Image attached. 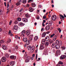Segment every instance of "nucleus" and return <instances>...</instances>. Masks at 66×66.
Returning a JSON list of instances; mask_svg holds the SVG:
<instances>
[{
  "instance_id": "nucleus-17",
  "label": "nucleus",
  "mask_w": 66,
  "mask_h": 66,
  "mask_svg": "<svg viewBox=\"0 0 66 66\" xmlns=\"http://www.w3.org/2000/svg\"><path fill=\"white\" fill-rule=\"evenodd\" d=\"M15 63V62H11L10 63V65H11V66H13L14 65Z\"/></svg>"
},
{
  "instance_id": "nucleus-49",
  "label": "nucleus",
  "mask_w": 66,
  "mask_h": 66,
  "mask_svg": "<svg viewBox=\"0 0 66 66\" xmlns=\"http://www.w3.org/2000/svg\"><path fill=\"white\" fill-rule=\"evenodd\" d=\"M62 56L63 57V59H65V57H66V55H62Z\"/></svg>"
},
{
  "instance_id": "nucleus-33",
  "label": "nucleus",
  "mask_w": 66,
  "mask_h": 66,
  "mask_svg": "<svg viewBox=\"0 0 66 66\" xmlns=\"http://www.w3.org/2000/svg\"><path fill=\"white\" fill-rule=\"evenodd\" d=\"M46 33H43L42 34V37H45V36H46Z\"/></svg>"
},
{
  "instance_id": "nucleus-62",
  "label": "nucleus",
  "mask_w": 66,
  "mask_h": 66,
  "mask_svg": "<svg viewBox=\"0 0 66 66\" xmlns=\"http://www.w3.org/2000/svg\"><path fill=\"white\" fill-rule=\"evenodd\" d=\"M2 31V28H0V32Z\"/></svg>"
},
{
  "instance_id": "nucleus-10",
  "label": "nucleus",
  "mask_w": 66,
  "mask_h": 66,
  "mask_svg": "<svg viewBox=\"0 0 66 66\" xmlns=\"http://www.w3.org/2000/svg\"><path fill=\"white\" fill-rule=\"evenodd\" d=\"M56 54H57V55H60L61 53V52L60 50H57L56 52Z\"/></svg>"
},
{
  "instance_id": "nucleus-9",
  "label": "nucleus",
  "mask_w": 66,
  "mask_h": 66,
  "mask_svg": "<svg viewBox=\"0 0 66 66\" xmlns=\"http://www.w3.org/2000/svg\"><path fill=\"white\" fill-rule=\"evenodd\" d=\"M22 20V21H23V22H28V19L26 18H23Z\"/></svg>"
},
{
  "instance_id": "nucleus-34",
  "label": "nucleus",
  "mask_w": 66,
  "mask_h": 66,
  "mask_svg": "<svg viewBox=\"0 0 66 66\" xmlns=\"http://www.w3.org/2000/svg\"><path fill=\"white\" fill-rule=\"evenodd\" d=\"M5 56L7 58L9 57L10 56V55L7 54H5Z\"/></svg>"
},
{
  "instance_id": "nucleus-24",
  "label": "nucleus",
  "mask_w": 66,
  "mask_h": 66,
  "mask_svg": "<svg viewBox=\"0 0 66 66\" xmlns=\"http://www.w3.org/2000/svg\"><path fill=\"white\" fill-rule=\"evenodd\" d=\"M31 6L32 7H34L36 6V5L34 3H31Z\"/></svg>"
},
{
  "instance_id": "nucleus-58",
  "label": "nucleus",
  "mask_w": 66,
  "mask_h": 66,
  "mask_svg": "<svg viewBox=\"0 0 66 66\" xmlns=\"http://www.w3.org/2000/svg\"><path fill=\"white\" fill-rule=\"evenodd\" d=\"M50 32L49 31H48L47 32H46V34H49V33H50Z\"/></svg>"
},
{
  "instance_id": "nucleus-2",
  "label": "nucleus",
  "mask_w": 66,
  "mask_h": 66,
  "mask_svg": "<svg viewBox=\"0 0 66 66\" xmlns=\"http://www.w3.org/2000/svg\"><path fill=\"white\" fill-rule=\"evenodd\" d=\"M52 24H54V22H52L51 21H50L48 22V26H51Z\"/></svg>"
},
{
  "instance_id": "nucleus-23",
  "label": "nucleus",
  "mask_w": 66,
  "mask_h": 66,
  "mask_svg": "<svg viewBox=\"0 0 66 66\" xmlns=\"http://www.w3.org/2000/svg\"><path fill=\"white\" fill-rule=\"evenodd\" d=\"M25 32L26 31L25 30H23L21 32V33L22 35H24L25 34Z\"/></svg>"
},
{
  "instance_id": "nucleus-59",
  "label": "nucleus",
  "mask_w": 66,
  "mask_h": 66,
  "mask_svg": "<svg viewBox=\"0 0 66 66\" xmlns=\"http://www.w3.org/2000/svg\"><path fill=\"white\" fill-rule=\"evenodd\" d=\"M13 31L14 32H16V30L14 29L13 30Z\"/></svg>"
},
{
  "instance_id": "nucleus-7",
  "label": "nucleus",
  "mask_w": 66,
  "mask_h": 66,
  "mask_svg": "<svg viewBox=\"0 0 66 66\" xmlns=\"http://www.w3.org/2000/svg\"><path fill=\"white\" fill-rule=\"evenodd\" d=\"M35 48V47L34 46H32V47H31V49H30V51L31 52V53H33V51L34 50V49Z\"/></svg>"
},
{
  "instance_id": "nucleus-16",
  "label": "nucleus",
  "mask_w": 66,
  "mask_h": 66,
  "mask_svg": "<svg viewBox=\"0 0 66 66\" xmlns=\"http://www.w3.org/2000/svg\"><path fill=\"white\" fill-rule=\"evenodd\" d=\"M26 44L27 45H29L30 44V41L29 40H27L26 42Z\"/></svg>"
},
{
  "instance_id": "nucleus-18",
  "label": "nucleus",
  "mask_w": 66,
  "mask_h": 66,
  "mask_svg": "<svg viewBox=\"0 0 66 66\" xmlns=\"http://www.w3.org/2000/svg\"><path fill=\"white\" fill-rule=\"evenodd\" d=\"M45 39L46 41H48V40H49L50 38L48 36H47V37H45Z\"/></svg>"
},
{
  "instance_id": "nucleus-19",
  "label": "nucleus",
  "mask_w": 66,
  "mask_h": 66,
  "mask_svg": "<svg viewBox=\"0 0 66 66\" xmlns=\"http://www.w3.org/2000/svg\"><path fill=\"white\" fill-rule=\"evenodd\" d=\"M30 57L28 56L27 57V59L25 60V62L26 63H28V62H29V61H30V60H29V59H28V58H29Z\"/></svg>"
},
{
  "instance_id": "nucleus-31",
  "label": "nucleus",
  "mask_w": 66,
  "mask_h": 66,
  "mask_svg": "<svg viewBox=\"0 0 66 66\" xmlns=\"http://www.w3.org/2000/svg\"><path fill=\"white\" fill-rule=\"evenodd\" d=\"M23 41L24 42H26V41H27V38H24L23 37Z\"/></svg>"
},
{
  "instance_id": "nucleus-22",
  "label": "nucleus",
  "mask_w": 66,
  "mask_h": 66,
  "mask_svg": "<svg viewBox=\"0 0 66 66\" xmlns=\"http://www.w3.org/2000/svg\"><path fill=\"white\" fill-rule=\"evenodd\" d=\"M40 48L41 49L43 50L45 48V46L44 45H41L40 46Z\"/></svg>"
},
{
  "instance_id": "nucleus-15",
  "label": "nucleus",
  "mask_w": 66,
  "mask_h": 66,
  "mask_svg": "<svg viewBox=\"0 0 66 66\" xmlns=\"http://www.w3.org/2000/svg\"><path fill=\"white\" fill-rule=\"evenodd\" d=\"M59 48H60V45L58 44H56V49H58Z\"/></svg>"
},
{
  "instance_id": "nucleus-61",
  "label": "nucleus",
  "mask_w": 66,
  "mask_h": 66,
  "mask_svg": "<svg viewBox=\"0 0 66 66\" xmlns=\"http://www.w3.org/2000/svg\"><path fill=\"white\" fill-rule=\"evenodd\" d=\"M6 2H5L4 3V5H5V6H6Z\"/></svg>"
},
{
  "instance_id": "nucleus-4",
  "label": "nucleus",
  "mask_w": 66,
  "mask_h": 66,
  "mask_svg": "<svg viewBox=\"0 0 66 66\" xmlns=\"http://www.w3.org/2000/svg\"><path fill=\"white\" fill-rule=\"evenodd\" d=\"M56 43L57 44H59V45L60 46H61L62 44V42L61 41L59 42V40H57L56 41Z\"/></svg>"
},
{
  "instance_id": "nucleus-37",
  "label": "nucleus",
  "mask_w": 66,
  "mask_h": 66,
  "mask_svg": "<svg viewBox=\"0 0 66 66\" xmlns=\"http://www.w3.org/2000/svg\"><path fill=\"white\" fill-rule=\"evenodd\" d=\"M65 48H66V47H65V46H62L61 47V49H62V50H65Z\"/></svg>"
},
{
  "instance_id": "nucleus-43",
  "label": "nucleus",
  "mask_w": 66,
  "mask_h": 66,
  "mask_svg": "<svg viewBox=\"0 0 66 66\" xmlns=\"http://www.w3.org/2000/svg\"><path fill=\"white\" fill-rule=\"evenodd\" d=\"M11 42V39L10 38L8 39L7 41V42H8V43H10Z\"/></svg>"
},
{
  "instance_id": "nucleus-8",
  "label": "nucleus",
  "mask_w": 66,
  "mask_h": 66,
  "mask_svg": "<svg viewBox=\"0 0 66 66\" xmlns=\"http://www.w3.org/2000/svg\"><path fill=\"white\" fill-rule=\"evenodd\" d=\"M56 44H57L56 42L55 43H53L52 44V46L53 48H54L55 47Z\"/></svg>"
},
{
  "instance_id": "nucleus-44",
  "label": "nucleus",
  "mask_w": 66,
  "mask_h": 66,
  "mask_svg": "<svg viewBox=\"0 0 66 66\" xmlns=\"http://www.w3.org/2000/svg\"><path fill=\"white\" fill-rule=\"evenodd\" d=\"M58 63L59 64H63V62L60 61Z\"/></svg>"
},
{
  "instance_id": "nucleus-35",
  "label": "nucleus",
  "mask_w": 66,
  "mask_h": 66,
  "mask_svg": "<svg viewBox=\"0 0 66 66\" xmlns=\"http://www.w3.org/2000/svg\"><path fill=\"white\" fill-rule=\"evenodd\" d=\"M33 36V35H30V40H32V37Z\"/></svg>"
},
{
  "instance_id": "nucleus-14",
  "label": "nucleus",
  "mask_w": 66,
  "mask_h": 66,
  "mask_svg": "<svg viewBox=\"0 0 66 66\" xmlns=\"http://www.w3.org/2000/svg\"><path fill=\"white\" fill-rule=\"evenodd\" d=\"M29 11L30 12H32L34 11V10H33V9L32 8V7H30L29 8Z\"/></svg>"
},
{
  "instance_id": "nucleus-25",
  "label": "nucleus",
  "mask_w": 66,
  "mask_h": 66,
  "mask_svg": "<svg viewBox=\"0 0 66 66\" xmlns=\"http://www.w3.org/2000/svg\"><path fill=\"white\" fill-rule=\"evenodd\" d=\"M57 38V36H54L53 38V40L55 41L56 39V38Z\"/></svg>"
},
{
  "instance_id": "nucleus-38",
  "label": "nucleus",
  "mask_w": 66,
  "mask_h": 66,
  "mask_svg": "<svg viewBox=\"0 0 66 66\" xmlns=\"http://www.w3.org/2000/svg\"><path fill=\"white\" fill-rule=\"evenodd\" d=\"M17 20L18 21H20L21 20V18H19L17 19Z\"/></svg>"
},
{
  "instance_id": "nucleus-39",
  "label": "nucleus",
  "mask_w": 66,
  "mask_h": 66,
  "mask_svg": "<svg viewBox=\"0 0 66 66\" xmlns=\"http://www.w3.org/2000/svg\"><path fill=\"white\" fill-rule=\"evenodd\" d=\"M27 2V0H23L22 3H26Z\"/></svg>"
},
{
  "instance_id": "nucleus-40",
  "label": "nucleus",
  "mask_w": 66,
  "mask_h": 66,
  "mask_svg": "<svg viewBox=\"0 0 66 66\" xmlns=\"http://www.w3.org/2000/svg\"><path fill=\"white\" fill-rule=\"evenodd\" d=\"M49 42H46L45 43V46H48L49 45Z\"/></svg>"
},
{
  "instance_id": "nucleus-60",
  "label": "nucleus",
  "mask_w": 66,
  "mask_h": 66,
  "mask_svg": "<svg viewBox=\"0 0 66 66\" xmlns=\"http://www.w3.org/2000/svg\"><path fill=\"white\" fill-rule=\"evenodd\" d=\"M9 34H11V30H10L9 31Z\"/></svg>"
},
{
  "instance_id": "nucleus-1",
  "label": "nucleus",
  "mask_w": 66,
  "mask_h": 66,
  "mask_svg": "<svg viewBox=\"0 0 66 66\" xmlns=\"http://www.w3.org/2000/svg\"><path fill=\"white\" fill-rule=\"evenodd\" d=\"M56 16L55 15H53L52 16V20L53 21H55L56 19Z\"/></svg>"
},
{
  "instance_id": "nucleus-63",
  "label": "nucleus",
  "mask_w": 66,
  "mask_h": 66,
  "mask_svg": "<svg viewBox=\"0 0 66 66\" xmlns=\"http://www.w3.org/2000/svg\"><path fill=\"white\" fill-rule=\"evenodd\" d=\"M32 0H29L28 1V2H30V1H32Z\"/></svg>"
},
{
  "instance_id": "nucleus-20",
  "label": "nucleus",
  "mask_w": 66,
  "mask_h": 66,
  "mask_svg": "<svg viewBox=\"0 0 66 66\" xmlns=\"http://www.w3.org/2000/svg\"><path fill=\"white\" fill-rule=\"evenodd\" d=\"M14 28L15 30H17L18 29V26H17V25H15L14 26Z\"/></svg>"
},
{
  "instance_id": "nucleus-46",
  "label": "nucleus",
  "mask_w": 66,
  "mask_h": 66,
  "mask_svg": "<svg viewBox=\"0 0 66 66\" xmlns=\"http://www.w3.org/2000/svg\"><path fill=\"white\" fill-rule=\"evenodd\" d=\"M14 24H18V22L17 21H15L14 22Z\"/></svg>"
},
{
  "instance_id": "nucleus-41",
  "label": "nucleus",
  "mask_w": 66,
  "mask_h": 66,
  "mask_svg": "<svg viewBox=\"0 0 66 66\" xmlns=\"http://www.w3.org/2000/svg\"><path fill=\"white\" fill-rule=\"evenodd\" d=\"M4 41L3 40H2L0 41V43L1 44H3V43H4Z\"/></svg>"
},
{
  "instance_id": "nucleus-36",
  "label": "nucleus",
  "mask_w": 66,
  "mask_h": 66,
  "mask_svg": "<svg viewBox=\"0 0 66 66\" xmlns=\"http://www.w3.org/2000/svg\"><path fill=\"white\" fill-rule=\"evenodd\" d=\"M57 30L59 31V33H61V31H62V30L61 29V28H57Z\"/></svg>"
},
{
  "instance_id": "nucleus-57",
  "label": "nucleus",
  "mask_w": 66,
  "mask_h": 66,
  "mask_svg": "<svg viewBox=\"0 0 66 66\" xmlns=\"http://www.w3.org/2000/svg\"><path fill=\"white\" fill-rule=\"evenodd\" d=\"M30 59H31V60H33V59H34L33 57H30Z\"/></svg>"
},
{
  "instance_id": "nucleus-5",
  "label": "nucleus",
  "mask_w": 66,
  "mask_h": 66,
  "mask_svg": "<svg viewBox=\"0 0 66 66\" xmlns=\"http://www.w3.org/2000/svg\"><path fill=\"white\" fill-rule=\"evenodd\" d=\"M18 2L17 3L15 4L17 6L19 5L20 4V3H21V1L20 0H18Z\"/></svg>"
},
{
  "instance_id": "nucleus-51",
  "label": "nucleus",
  "mask_w": 66,
  "mask_h": 66,
  "mask_svg": "<svg viewBox=\"0 0 66 66\" xmlns=\"http://www.w3.org/2000/svg\"><path fill=\"white\" fill-rule=\"evenodd\" d=\"M37 19L38 20L39 19V16H37Z\"/></svg>"
},
{
  "instance_id": "nucleus-29",
  "label": "nucleus",
  "mask_w": 66,
  "mask_h": 66,
  "mask_svg": "<svg viewBox=\"0 0 66 66\" xmlns=\"http://www.w3.org/2000/svg\"><path fill=\"white\" fill-rule=\"evenodd\" d=\"M27 48H28V50H31V48L32 47H31V46H28Z\"/></svg>"
},
{
  "instance_id": "nucleus-21",
  "label": "nucleus",
  "mask_w": 66,
  "mask_h": 66,
  "mask_svg": "<svg viewBox=\"0 0 66 66\" xmlns=\"http://www.w3.org/2000/svg\"><path fill=\"white\" fill-rule=\"evenodd\" d=\"M50 26L49 25H48L45 27V29L46 30H49V29H50Z\"/></svg>"
},
{
  "instance_id": "nucleus-32",
  "label": "nucleus",
  "mask_w": 66,
  "mask_h": 66,
  "mask_svg": "<svg viewBox=\"0 0 66 66\" xmlns=\"http://www.w3.org/2000/svg\"><path fill=\"white\" fill-rule=\"evenodd\" d=\"M15 38H18V39H20V37H18V35L15 36Z\"/></svg>"
},
{
  "instance_id": "nucleus-47",
  "label": "nucleus",
  "mask_w": 66,
  "mask_h": 66,
  "mask_svg": "<svg viewBox=\"0 0 66 66\" xmlns=\"http://www.w3.org/2000/svg\"><path fill=\"white\" fill-rule=\"evenodd\" d=\"M60 60H63V56H62V55L60 57Z\"/></svg>"
},
{
  "instance_id": "nucleus-64",
  "label": "nucleus",
  "mask_w": 66,
  "mask_h": 66,
  "mask_svg": "<svg viewBox=\"0 0 66 66\" xmlns=\"http://www.w3.org/2000/svg\"><path fill=\"white\" fill-rule=\"evenodd\" d=\"M63 15H64V17H65V18L66 17V15H65V14H63Z\"/></svg>"
},
{
  "instance_id": "nucleus-12",
  "label": "nucleus",
  "mask_w": 66,
  "mask_h": 66,
  "mask_svg": "<svg viewBox=\"0 0 66 66\" xmlns=\"http://www.w3.org/2000/svg\"><path fill=\"white\" fill-rule=\"evenodd\" d=\"M42 44H43V45L45 44V43H46V41L45 39H43L42 40Z\"/></svg>"
},
{
  "instance_id": "nucleus-53",
  "label": "nucleus",
  "mask_w": 66,
  "mask_h": 66,
  "mask_svg": "<svg viewBox=\"0 0 66 66\" xmlns=\"http://www.w3.org/2000/svg\"><path fill=\"white\" fill-rule=\"evenodd\" d=\"M37 54L36 55V60H37Z\"/></svg>"
},
{
  "instance_id": "nucleus-48",
  "label": "nucleus",
  "mask_w": 66,
  "mask_h": 66,
  "mask_svg": "<svg viewBox=\"0 0 66 66\" xmlns=\"http://www.w3.org/2000/svg\"><path fill=\"white\" fill-rule=\"evenodd\" d=\"M2 14V10H0V15H1Z\"/></svg>"
},
{
  "instance_id": "nucleus-50",
  "label": "nucleus",
  "mask_w": 66,
  "mask_h": 66,
  "mask_svg": "<svg viewBox=\"0 0 66 66\" xmlns=\"http://www.w3.org/2000/svg\"><path fill=\"white\" fill-rule=\"evenodd\" d=\"M46 18V16H45V15H44L43 16V18L44 19H45V18Z\"/></svg>"
},
{
  "instance_id": "nucleus-26",
  "label": "nucleus",
  "mask_w": 66,
  "mask_h": 66,
  "mask_svg": "<svg viewBox=\"0 0 66 66\" xmlns=\"http://www.w3.org/2000/svg\"><path fill=\"white\" fill-rule=\"evenodd\" d=\"M59 16H60V19H62V18L63 19L65 18V17H64V16L63 15H61V14H60L59 15Z\"/></svg>"
},
{
  "instance_id": "nucleus-52",
  "label": "nucleus",
  "mask_w": 66,
  "mask_h": 66,
  "mask_svg": "<svg viewBox=\"0 0 66 66\" xmlns=\"http://www.w3.org/2000/svg\"><path fill=\"white\" fill-rule=\"evenodd\" d=\"M22 10H23V9L22 8L20 10V12H21L22 11Z\"/></svg>"
},
{
  "instance_id": "nucleus-6",
  "label": "nucleus",
  "mask_w": 66,
  "mask_h": 66,
  "mask_svg": "<svg viewBox=\"0 0 66 66\" xmlns=\"http://www.w3.org/2000/svg\"><path fill=\"white\" fill-rule=\"evenodd\" d=\"M10 58L12 60H14V59H16V57L14 55H11L10 56Z\"/></svg>"
},
{
  "instance_id": "nucleus-54",
  "label": "nucleus",
  "mask_w": 66,
  "mask_h": 66,
  "mask_svg": "<svg viewBox=\"0 0 66 66\" xmlns=\"http://www.w3.org/2000/svg\"><path fill=\"white\" fill-rule=\"evenodd\" d=\"M12 21H10L9 22V25H11V23H12Z\"/></svg>"
},
{
  "instance_id": "nucleus-27",
  "label": "nucleus",
  "mask_w": 66,
  "mask_h": 66,
  "mask_svg": "<svg viewBox=\"0 0 66 66\" xmlns=\"http://www.w3.org/2000/svg\"><path fill=\"white\" fill-rule=\"evenodd\" d=\"M25 15L26 16V17L27 18H28L30 17V15L28 14H26Z\"/></svg>"
},
{
  "instance_id": "nucleus-45",
  "label": "nucleus",
  "mask_w": 66,
  "mask_h": 66,
  "mask_svg": "<svg viewBox=\"0 0 66 66\" xmlns=\"http://www.w3.org/2000/svg\"><path fill=\"white\" fill-rule=\"evenodd\" d=\"M49 43H50V44H52V43H53V40H50L49 41Z\"/></svg>"
},
{
  "instance_id": "nucleus-13",
  "label": "nucleus",
  "mask_w": 66,
  "mask_h": 66,
  "mask_svg": "<svg viewBox=\"0 0 66 66\" xmlns=\"http://www.w3.org/2000/svg\"><path fill=\"white\" fill-rule=\"evenodd\" d=\"M2 47L4 50H5L6 49V45H2Z\"/></svg>"
},
{
  "instance_id": "nucleus-3",
  "label": "nucleus",
  "mask_w": 66,
  "mask_h": 66,
  "mask_svg": "<svg viewBox=\"0 0 66 66\" xmlns=\"http://www.w3.org/2000/svg\"><path fill=\"white\" fill-rule=\"evenodd\" d=\"M6 60V59L5 57H3L2 58V62H5Z\"/></svg>"
},
{
  "instance_id": "nucleus-55",
  "label": "nucleus",
  "mask_w": 66,
  "mask_h": 66,
  "mask_svg": "<svg viewBox=\"0 0 66 66\" xmlns=\"http://www.w3.org/2000/svg\"><path fill=\"white\" fill-rule=\"evenodd\" d=\"M9 7V4H7V8H8Z\"/></svg>"
},
{
  "instance_id": "nucleus-28",
  "label": "nucleus",
  "mask_w": 66,
  "mask_h": 66,
  "mask_svg": "<svg viewBox=\"0 0 66 66\" xmlns=\"http://www.w3.org/2000/svg\"><path fill=\"white\" fill-rule=\"evenodd\" d=\"M35 40H37L38 39V38L37 36H36L34 38Z\"/></svg>"
},
{
  "instance_id": "nucleus-11",
  "label": "nucleus",
  "mask_w": 66,
  "mask_h": 66,
  "mask_svg": "<svg viewBox=\"0 0 66 66\" xmlns=\"http://www.w3.org/2000/svg\"><path fill=\"white\" fill-rule=\"evenodd\" d=\"M30 33V32L29 30H27L26 32V34L27 35V36L29 35Z\"/></svg>"
},
{
  "instance_id": "nucleus-30",
  "label": "nucleus",
  "mask_w": 66,
  "mask_h": 66,
  "mask_svg": "<svg viewBox=\"0 0 66 66\" xmlns=\"http://www.w3.org/2000/svg\"><path fill=\"white\" fill-rule=\"evenodd\" d=\"M19 25H20V26H23V25H24V24L22 22H20L19 23Z\"/></svg>"
},
{
  "instance_id": "nucleus-42",
  "label": "nucleus",
  "mask_w": 66,
  "mask_h": 66,
  "mask_svg": "<svg viewBox=\"0 0 66 66\" xmlns=\"http://www.w3.org/2000/svg\"><path fill=\"white\" fill-rule=\"evenodd\" d=\"M55 35V34H53L52 35H51V38H52L53 37V36H54Z\"/></svg>"
},
{
  "instance_id": "nucleus-56",
  "label": "nucleus",
  "mask_w": 66,
  "mask_h": 66,
  "mask_svg": "<svg viewBox=\"0 0 66 66\" xmlns=\"http://www.w3.org/2000/svg\"><path fill=\"white\" fill-rule=\"evenodd\" d=\"M29 6H30V5H29V4H27L26 6L27 7H29Z\"/></svg>"
}]
</instances>
